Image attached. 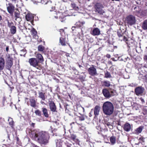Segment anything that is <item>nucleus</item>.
Wrapping results in <instances>:
<instances>
[{"label":"nucleus","instance_id":"56","mask_svg":"<svg viewBox=\"0 0 147 147\" xmlns=\"http://www.w3.org/2000/svg\"><path fill=\"white\" fill-rule=\"evenodd\" d=\"M71 7L73 8H75L76 7V4L74 3H72L71 4Z\"/></svg>","mask_w":147,"mask_h":147},{"label":"nucleus","instance_id":"31","mask_svg":"<svg viewBox=\"0 0 147 147\" xmlns=\"http://www.w3.org/2000/svg\"><path fill=\"white\" fill-rule=\"evenodd\" d=\"M8 121L9 125L10 126L11 128L13 129L14 128V121L12 118L9 117L8 119Z\"/></svg>","mask_w":147,"mask_h":147},{"label":"nucleus","instance_id":"41","mask_svg":"<svg viewBox=\"0 0 147 147\" xmlns=\"http://www.w3.org/2000/svg\"><path fill=\"white\" fill-rule=\"evenodd\" d=\"M126 32V30H124L123 32L121 30H119L117 31V35L118 36H120V35L124 34Z\"/></svg>","mask_w":147,"mask_h":147},{"label":"nucleus","instance_id":"24","mask_svg":"<svg viewBox=\"0 0 147 147\" xmlns=\"http://www.w3.org/2000/svg\"><path fill=\"white\" fill-rule=\"evenodd\" d=\"M38 97L43 100H45L46 99L45 93L39 91Z\"/></svg>","mask_w":147,"mask_h":147},{"label":"nucleus","instance_id":"28","mask_svg":"<svg viewBox=\"0 0 147 147\" xmlns=\"http://www.w3.org/2000/svg\"><path fill=\"white\" fill-rule=\"evenodd\" d=\"M135 67L136 69L138 70L139 72L140 73L141 71H142L141 69L143 67L142 64H140L138 63H136L135 64Z\"/></svg>","mask_w":147,"mask_h":147},{"label":"nucleus","instance_id":"49","mask_svg":"<svg viewBox=\"0 0 147 147\" xmlns=\"http://www.w3.org/2000/svg\"><path fill=\"white\" fill-rule=\"evenodd\" d=\"M77 111L78 112H79V110H82L83 109V108L81 106H79L78 107H77Z\"/></svg>","mask_w":147,"mask_h":147},{"label":"nucleus","instance_id":"15","mask_svg":"<svg viewBox=\"0 0 147 147\" xmlns=\"http://www.w3.org/2000/svg\"><path fill=\"white\" fill-rule=\"evenodd\" d=\"M55 13L57 14V16H55V18L57 19L58 18L61 22H64L66 20V16L61 12H58Z\"/></svg>","mask_w":147,"mask_h":147},{"label":"nucleus","instance_id":"45","mask_svg":"<svg viewBox=\"0 0 147 147\" xmlns=\"http://www.w3.org/2000/svg\"><path fill=\"white\" fill-rule=\"evenodd\" d=\"M133 109L136 110H139V105L136 103L134 104L133 106Z\"/></svg>","mask_w":147,"mask_h":147},{"label":"nucleus","instance_id":"2","mask_svg":"<svg viewBox=\"0 0 147 147\" xmlns=\"http://www.w3.org/2000/svg\"><path fill=\"white\" fill-rule=\"evenodd\" d=\"M102 109L103 113L107 115L110 116L112 115L114 112L113 105L109 101L105 102L103 105Z\"/></svg>","mask_w":147,"mask_h":147},{"label":"nucleus","instance_id":"12","mask_svg":"<svg viewBox=\"0 0 147 147\" xmlns=\"http://www.w3.org/2000/svg\"><path fill=\"white\" fill-rule=\"evenodd\" d=\"M144 90V88L142 86L136 87L134 89L135 93L136 95H142Z\"/></svg>","mask_w":147,"mask_h":147},{"label":"nucleus","instance_id":"47","mask_svg":"<svg viewBox=\"0 0 147 147\" xmlns=\"http://www.w3.org/2000/svg\"><path fill=\"white\" fill-rule=\"evenodd\" d=\"M142 13L144 16H147V7H146L145 9L143 11Z\"/></svg>","mask_w":147,"mask_h":147},{"label":"nucleus","instance_id":"53","mask_svg":"<svg viewBox=\"0 0 147 147\" xmlns=\"http://www.w3.org/2000/svg\"><path fill=\"white\" fill-rule=\"evenodd\" d=\"M65 144L66 146L67 147H71L72 144L68 143H65Z\"/></svg>","mask_w":147,"mask_h":147},{"label":"nucleus","instance_id":"21","mask_svg":"<svg viewBox=\"0 0 147 147\" xmlns=\"http://www.w3.org/2000/svg\"><path fill=\"white\" fill-rule=\"evenodd\" d=\"M66 38L64 36L60 37L59 38V43L62 46H64L67 44L66 40Z\"/></svg>","mask_w":147,"mask_h":147},{"label":"nucleus","instance_id":"20","mask_svg":"<svg viewBox=\"0 0 147 147\" xmlns=\"http://www.w3.org/2000/svg\"><path fill=\"white\" fill-rule=\"evenodd\" d=\"M5 60L3 57H0V71L2 70L5 66Z\"/></svg>","mask_w":147,"mask_h":147},{"label":"nucleus","instance_id":"5","mask_svg":"<svg viewBox=\"0 0 147 147\" xmlns=\"http://www.w3.org/2000/svg\"><path fill=\"white\" fill-rule=\"evenodd\" d=\"M125 22L128 25L132 26L136 22V18L132 15H129L125 18Z\"/></svg>","mask_w":147,"mask_h":147},{"label":"nucleus","instance_id":"38","mask_svg":"<svg viewBox=\"0 0 147 147\" xmlns=\"http://www.w3.org/2000/svg\"><path fill=\"white\" fill-rule=\"evenodd\" d=\"M45 49V47L42 45H40L38 46V51H39L43 52Z\"/></svg>","mask_w":147,"mask_h":147},{"label":"nucleus","instance_id":"1","mask_svg":"<svg viewBox=\"0 0 147 147\" xmlns=\"http://www.w3.org/2000/svg\"><path fill=\"white\" fill-rule=\"evenodd\" d=\"M26 131L32 139L34 140L41 145H46L49 142L50 136L47 132L36 129L32 130L28 128H27Z\"/></svg>","mask_w":147,"mask_h":147},{"label":"nucleus","instance_id":"16","mask_svg":"<svg viewBox=\"0 0 147 147\" xmlns=\"http://www.w3.org/2000/svg\"><path fill=\"white\" fill-rule=\"evenodd\" d=\"M25 18L28 21H30L31 23L33 22L34 16L32 13H28L26 15Z\"/></svg>","mask_w":147,"mask_h":147},{"label":"nucleus","instance_id":"50","mask_svg":"<svg viewBox=\"0 0 147 147\" xmlns=\"http://www.w3.org/2000/svg\"><path fill=\"white\" fill-rule=\"evenodd\" d=\"M59 32H60V34L61 35L63 33H64V34L65 33L64 32V30L63 29H60L59 30Z\"/></svg>","mask_w":147,"mask_h":147},{"label":"nucleus","instance_id":"61","mask_svg":"<svg viewBox=\"0 0 147 147\" xmlns=\"http://www.w3.org/2000/svg\"><path fill=\"white\" fill-rule=\"evenodd\" d=\"M37 41L39 43L41 42L42 41L41 38H38Z\"/></svg>","mask_w":147,"mask_h":147},{"label":"nucleus","instance_id":"10","mask_svg":"<svg viewBox=\"0 0 147 147\" xmlns=\"http://www.w3.org/2000/svg\"><path fill=\"white\" fill-rule=\"evenodd\" d=\"M7 8L8 12L10 14L11 16L13 17V13L15 9L14 5L11 3H9Z\"/></svg>","mask_w":147,"mask_h":147},{"label":"nucleus","instance_id":"30","mask_svg":"<svg viewBox=\"0 0 147 147\" xmlns=\"http://www.w3.org/2000/svg\"><path fill=\"white\" fill-rule=\"evenodd\" d=\"M42 110L43 116L46 118L49 117V115L48 114L47 109L46 108H42Z\"/></svg>","mask_w":147,"mask_h":147},{"label":"nucleus","instance_id":"32","mask_svg":"<svg viewBox=\"0 0 147 147\" xmlns=\"http://www.w3.org/2000/svg\"><path fill=\"white\" fill-rule=\"evenodd\" d=\"M110 140L111 144L112 145H114L116 143V138L114 136H112L110 138Z\"/></svg>","mask_w":147,"mask_h":147},{"label":"nucleus","instance_id":"33","mask_svg":"<svg viewBox=\"0 0 147 147\" xmlns=\"http://www.w3.org/2000/svg\"><path fill=\"white\" fill-rule=\"evenodd\" d=\"M56 147H62V142L60 140H55Z\"/></svg>","mask_w":147,"mask_h":147},{"label":"nucleus","instance_id":"58","mask_svg":"<svg viewBox=\"0 0 147 147\" xmlns=\"http://www.w3.org/2000/svg\"><path fill=\"white\" fill-rule=\"evenodd\" d=\"M140 99L142 103V104H143L145 102V101L141 97Z\"/></svg>","mask_w":147,"mask_h":147},{"label":"nucleus","instance_id":"44","mask_svg":"<svg viewBox=\"0 0 147 147\" xmlns=\"http://www.w3.org/2000/svg\"><path fill=\"white\" fill-rule=\"evenodd\" d=\"M68 105L67 104L65 105L64 106L65 108V111L66 113H68L69 115H71V113L70 111L67 109V106H68Z\"/></svg>","mask_w":147,"mask_h":147},{"label":"nucleus","instance_id":"9","mask_svg":"<svg viewBox=\"0 0 147 147\" xmlns=\"http://www.w3.org/2000/svg\"><path fill=\"white\" fill-rule=\"evenodd\" d=\"M94 65H92L89 68L88 70V71L89 74L92 76H96L98 75L96 69L94 67Z\"/></svg>","mask_w":147,"mask_h":147},{"label":"nucleus","instance_id":"54","mask_svg":"<svg viewBox=\"0 0 147 147\" xmlns=\"http://www.w3.org/2000/svg\"><path fill=\"white\" fill-rule=\"evenodd\" d=\"M144 138L142 136L139 138V140H140L142 141L143 142H144Z\"/></svg>","mask_w":147,"mask_h":147},{"label":"nucleus","instance_id":"3","mask_svg":"<svg viewBox=\"0 0 147 147\" xmlns=\"http://www.w3.org/2000/svg\"><path fill=\"white\" fill-rule=\"evenodd\" d=\"M28 62L31 66L38 69H41V65L35 58H32L28 59Z\"/></svg>","mask_w":147,"mask_h":147},{"label":"nucleus","instance_id":"64","mask_svg":"<svg viewBox=\"0 0 147 147\" xmlns=\"http://www.w3.org/2000/svg\"><path fill=\"white\" fill-rule=\"evenodd\" d=\"M106 57L108 58H110L111 57V55L109 54H107L106 55Z\"/></svg>","mask_w":147,"mask_h":147},{"label":"nucleus","instance_id":"17","mask_svg":"<svg viewBox=\"0 0 147 147\" xmlns=\"http://www.w3.org/2000/svg\"><path fill=\"white\" fill-rule=\"evenodd\" d=\"M30 105L34 108L37 107L38 106L36 104L37 101L34 98L30 99Z\"/></svg>","mask_w":147,"mask_h":147},{"label":"nucleus","instance_id":"57","mask_svg":"<svg viewBox=\"0 0 147 147\" xmlns=\"http://www.w3.org/2000/svg\"><path fill=\"white\" fill-rule=\"evenodd\" d=\"M20 51L21 52H24L23 54L24 55H25L26 54V50L25 49H22Z\"/></svg>","mask_w":147,"mask_h":147},{"label":"nucleus","instance_id":"42","mask_svg":"<svg viewBox=\"0 0 147 147\" xmlns=\"http://www.w3.org/2000/svg\"><path fill=\"white\" fill-rule=\"evenodd\" d=\"M142 113L144 115H147V107L146 106L144 107L142 109Z\"/></svg>","mask_w":147,"mask_h":147},{"label":"nucleus","instance_id":"8","mask_svg":"<svg viewBox=\"0 0 147 147\" xmlns=\"http://www.w3.org/2000/svg\"><path fill=\"white\" fill-rule=\"evenodd\" d=\"M49 105L50 110L52 112H57V107L52 99L50 98L48 101Z\"/></svg>","mask_w":147,"mask_h":147},{"label":"nucleus","instance_id":"59","mask_svg":"<svg viewBox=\"0 0 147 147\" xmlns=\"http://www.w3.org/2000/svg\"><path fill=\"white\" fill-rule=\"evenodd\" d=\"M105 125H107L108 126H109L110 125H111L110 124V123L109 122H106L105 123Z\"/></svg>","mask_w":147,"mask_h":147},{"label":"nucleus","instance_id":"35","mask_svg":"<svg viewBox=\"0 0 147 147\" xmlns=\"http://www.w3.org/2000/svg\"><path fill=\"white\" fill-rule=\"evenodd\" d=\"M14 17L15 18V20H16L17 19L20 18V13L19 11H14Z\"/></svg>","mask_w":147,"mask_h":147},{"label":"nucleus","instance_id":"36","mask_svg":"<svg viewBox=\"0 0 147 147\" xmlns=\"http://www.w3.org/2000/svg\"><path fill=\"white\" fill-rule=\"evenodd\" d=\"M111 77L112 76L110 72L107 71L105 72L104 78H111Z\"/></svg>","mask_w":147,"mask_h":147},{"label":"nucleus","instance_id":"23","mask_svg":"<svg viewBox=\"0 0 147 147\" xmlns=\"http://www.w3.org/2000/svg\"><path fill=\"white\" fill-rule=\"evenodd\" d=\"M37 59V61L40 63L44 61V59L42 55L38 53L36 55V58Z\"/></svg>","mask_w":147,"mask_h":147},{"label":"nucleus","instance_id":"7","mask_svg":"<svg viewBox=\"0 0 147 147\" xmlns=\"http://www.w3.org/2000/svg\"><path fill=\"white\" fill-rule=\"evenodd\" d=\"M7 26L10 28V32L11 34L13 35L16 33V28L14 26V24L12 22H10L9 20H7Z\"/></svg>","mask_w":147,"mask_h":147},{"label":"nucleus","instance_id":"6","mask_svg":"<svg viewBox=\"0 0 147 147\" xmlns=\"http://www.w3.org/2000/svg\"><path fill=\"white\" fill-rule=\"evenodd\" d=\"M34 2L36 4L38 3H41L42 4H45L50 8H52L53 4L50 0H34Z\"/></svg>","mask_w":147,"mask_h":147},{"label":"nucleus","instance_id":"60","mask_svg":"<svg viewBox=\"0 0 147 147\" xmlns=\"http://www.w3.org/2000/svg\"><path fill=\"white\" fill-rule=\"evenodd\" d=\"M145 61H147V55H145L143 57Z\"/></svg>","mask_w":147,"mask_h":147},{"label":"nucleus","instance_id":"46","mask_svg":"<svg viewBox=\"0 0 147 147\" xmlns=\"http://www.w3.org/2000/svg\"><path fill=\"white\" fill-rule=\"evenodd\" d=\"M129 54L130 55L131 57H133L134 56H135L134 52L133 50L130 51L129 52Z\"/></svg>","mask_w":147,"mask_h":147},{"label":"nucleus","instance_id":"22","mask_svg":"<svg viewBox=\"0 0 147 147\" xmlns=\"http://www.w3.org/2000/svg\"><path fill=\"white\" fill-rule=\"evenodd\" d=\"M107 49L108 51L111 52H113V47H114L113 45L111 44L109 40L107 41Z\"/></svg>","mask_w":147,"mask_h":147},{"label":"nucleus","instance_id":"51","mask_svg":"<svg viewBox=\"0 0 147 147\" xmlns=\"http://www.w3.org/2000/svg\"><path fill=\"white\" fill-rule=\"evenodd\" d=\"M16 140L17 144L19 145H20V142L19 141V139L18 137H16Z\"/></svg>","mask_w":147,"mask_h":147},{"label":"nucleus","instance_id":"29","mask_svg":"<svg viewBox=\"0 0 147 147\" xmlns=\"http://www.w3.org/2000/svg\"><path fill=\"white\" fill-rule=\"evenodd\" d=\"M102 86L104 87H109L111 86L110 82L108 80H104L101 82Z\"/></svg>","mask_w":147,"mask_h":147},{"label":"nucleus","instance_id":"40","mask_svg":"<svg viewBox=\"0 0 147 147\" xmlns=\"http://www.w3.org/2000/svg\"><path fill=\"white\" fill-rule=\"evenodd\" d=\"M34 113L36 115L40 117L41 116V112L39 110H36L35 111Z\"/></svg>","mask_w":147,"mask_h":147},{"label":"nucleus","instance_id":"37","mask_svg":"<svg viewBox=\"0 0 147 147\" xmlns=\"http://www.w3.org/2000/svg\"><path fill=\"white\" fill-rule=\"evenodd\" d=\"M119 40L121 41L123 40L125 42L127 41V38L125 37V36L124 35V34H123L122 36L119 38Z\"/></svg>","mask_w":147,"mask_h":147},{"label":"nucleus","instance_id":"52","mask_svg":"<svg viewBox=\"0 0 147 147\" xmlns=\"http://www.w3.org/2000/svg\"><path fill=\"white\" fill-rule=\"evenodd\" d=\"M6 100V98L5 96H4L3 98V105L5 103V101Z\"/></svg>","mask_w":147,"mask_h":147},{"label":"nucleus","instance_id":"48","mask_svg":"<svg viewBox=\"0 0 147 147\" xmlns=\"http://www.w3.org/2000/svg\"><path fill=\"white\" fill-rule=\"evenodd\" d=\"M76 138V136L74 135H71L70 138L73 140H74Z\"/></svg>","mask_w":147,"mask_h":147},{"label":"nucleus","instance_id":"19","mask_svg":"<svg viewBox=\"0 0 147 147\" xmlns=\"http://www.w3.org/2000/svg\"><path fill=\"white\" fill-rule=\"evenodd\" d=\"M100 109V106L97 105L95 106L94 109H92L91 111L93 110L94 114L95 116H96L99 115Z\"/></svg>","mask_w":147,"mask_h":147},{"label":"nucleus","instance_id":"39","mask_svg":"<svg viewBox=\"0 0 147 147\" xmlns=\"http://www.w3.org/2000/svg\"><path fill=\"white\" fill-rule=\"evenodd\" d=\"M142 128L141 126H140L137 128L135 130L136 133L139 134L141 133L142 131Z\"/></svg>","mask_w":147,"mask_h":147},{"label":"nucleus","instance_id":"27","mask_svg":"<svg viewBox=\"0 0 147 147\" xmlns=\"http://www.w3.org/2000/svg\"><path fill=\"white\" fill-rule=\"evenodd\" d=\"M123 129L125 131H129L131 129L130 124L128 123H126L124 125Z\"/></svg>","mask_w":147,"mask_h":147},{"label":"nucleus","instance_id":"13","mask_svg":"<svg viewBox=\"0 0 147 147\" xmlns=\"http://www.w3.org/2000/svg\"><path fill=\"white\" fill-rule=\"evenodd\" d=\"M87 116L83 115L81 114L80 116H77V117L75 118V120L76 121V123L78 125H82V124H79L78 123L80 121H84L86 118H87Z\"/></svg>","mask_w":147,"mask_h":147},{"label":"nucleus","instance_id":"63","mask_svg":"<svg viewBox=\"0 0 147 147\" xmlns=\"http://www.w3.org/2000/svg\"><path fill=\"white\" fill-rule=\"evenodd\" d=\"M32 147H39L38 146L33 143H32Z\"/></svg>","mask_w":147,"mask_h":147},{"label":"nucleus","instance_id":"18","mask_svg":"<svg viewBox=\"0 0 147 147\" xmlns=\"http://www.w3.org/2000/svg\"><path fill=\"white\" fill-rule=\"evenodd\" d=\"M126 43L127 44V46L129 48L134 47H136L135 42L132 40H128L125 41Z\"/></svg>","mask_w":147,"mask_h":147},{"label":"nucleus","instance_id":"14","mask_svg":"<svg viewBox=\"0 0 147 147\" xmlns=\"http://www.w3.org/2000/svg\"><path fill=\"white\" fill-rule=\"evenodd\" d=\"M102 93L105 98H109L112 96H114V95L110 94L109 90L106 88H105L102 90Z\"/></svg>","mask_w":147,"mask_h":147},{"label":"nucleus","instance_id":"62","mask_svg":"<svg viewBox=\"0 0 147 147\" xmlns=\"http://www.w3.org/2000/svg\"><path fill=\"white\" fill-rule=\"evenodd\" d=\"M30 125L32 127L34 128L35 125V123H31V124H30Z\"/></svg>","mask_w":147,"mask_h":147},{"label":"nucleus","instance_id":"43","mask_svg":"<svg viewBox=\"0 0 147 147\" xmlns=\"http://www.w3.org/2000/svg\"><path fill=\"white\" fill-rule=\"evenodd\" d=\"M101 136L103 137L104 141L107 143V142L108 141V139L107 136L106 135H103L102 134H101Z\"/></svg>","mask_w":147,"mask_h":147},{"label":"nucleus","instance_id":"11","mask_svg":"<svg viewBox=\"0 0 147 147\" xmlns=\"http://www.w3.org/2000/svg\"><path fill=\"white\" fill-rule=\"evenodd\" d=\"M13 58L10 56L7 57L6 59V68L9 70H11V68L13 65Z\"/></svg>","mask_w":147,"mask_h":147},{"label":"nucleus","instance_id":"26","mask_svg":"<svg viewBox=\"0 0 147 147\" xmlns=\"http://www.w3.org/2000/svg\"><path fill=\"white\" fill-rule=\"evenodd\" d=\"M99 29L97 28H94L91 34L94 36L98 35L100 34Z\"/></svg>","mask_w":147,"mask_h":147},{"label":"nucleus","instance_id":"55","mask_svg":"<svg viewBox=\"0 0 147 147\" xmlns=\"http://www.w3.org/2000/svg\"><path fill=\"white\" fill-rule=\"evenodd\" d=\"M110 92V94H114V96L115 95V90H113L111 91Z\"/></svg>","mask_w":147,"mask_h":147},{"label":"nucleus","instance_id":"34","mask_svg":"<svg viewBox=\"0 0 147 147\" xmlns=\"http://www.w3.org/2000/svg\"><path fill=\"white\" fill-rule=\"evenodd\" d=\"M142 28L144 30H147V20H145L143 22Z\"/></svg>","mask_w":147,"mask_h":147},{"label":"nucleus","instance_id":"25","mask_svg":"<svg viewBox=\"0 0 147 147\" xmlns=\"http://www.w3.org/2000/svg\"><path fill=\"white\" fill-rule=\"evenodd\" d=\"M31 35L33 36V38H37L38 36L37 35V32L36 29L33 28L31 30Z\"/></svg>","mask_w":147,"mask_h":147},{"label":"nucleus","instance_id":"4","mask_svg":"<svg viewBox=\"0 0 147 147\" xmlns=\"http://www.w3.org/2000/svg\"><path fill=\"white\" fill-rule=\"evenodd\" d=\"M95 11L96 13H97L100 15H103L105 12L102 9L104 8L103 5L100 3H96L94 6Z\"/></svg>","mask_w":147,"mask_h":147}]
</instances>
